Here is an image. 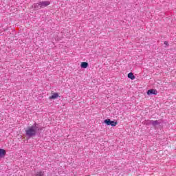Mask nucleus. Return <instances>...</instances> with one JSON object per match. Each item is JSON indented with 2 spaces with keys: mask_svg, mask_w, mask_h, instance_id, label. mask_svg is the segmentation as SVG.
Returning <instances> with one entry per match:
<instances>
[{
  "mask_svg": "<svg viewBox=\"0 0 176 176\" xmlns=\"http://www.w3.org/2000/svg\"><path fill=\"white\" fill-rule=\"evenodd\" d=\"M40 130H42V129L39 128L38 124L34 123L32 126L28 127L25 130V134L29 138H31V137H35Z\"/></svg>",
  "mask_w": 176,
  "mask_h": 176,
  "instance_id": "1",
  "label": "nucleus"
},
{
  "mask_svg": "<svg viewBox=\"0 0 176 176\" xmlns=\"http://www.w3.org/2000/svg\"><path fill=\"white\" fill-rule=\"evenodd\" d=\"M104 123L107 124V126H112L113 127H115L116 124H118V122L111 121L109 119H107L104 120Z\"/></svg>",
  "mask_w": 176,
  "mask_h": 176,
  "instance_id": "2",
  "label": "nucleus"
},
{
  "mask_svg": "<svg viewBox=\"0 0 176 176\" xmlns=\"http://www.w3.org/2000/svg\"><path fill=\"white\" fill-rule=\"evenodd\" d=\"M50 5V1H40V6L41 8H46Z\"/></svg>",
  "mask_w": 176,
  "mask_h": 176,
  "instance_id": "3",
  "label": "nucleus"
},
{
  "mask_svg": "<svg viewBox=\"0 0 176 176\" xmlns=\"http://www.w3.org/2000/svg\"><path fill=\"white\" fill-rule=\"evenodd\" d=\"M147 122L148 123L153 126H157L160 124V122H159V120H148Z\"/></svg>",
  "mask_w": 176,
  "mask_h": 176,
  "instance_id": "4",
  "label": "nucleus"
},
{
  "mask_svg": "<svg viewBox=\"0 0 176 176\" xmlns=\"http://www.w3.org/2000/svg\"><path fill=\"white\" fill-rule=\"evenodd\" d=\"M147 94L148 96H152V94H154L155 96H156V94H157V91L156 89H149L147 91Z\"/></svg>",
  "mask_w": 176,
  "mask_h": 176,
  "instance_id": "5",
  "label": "nucleus"
},
{
  "mask_svg": "<svg viewBox=\"0 0 176 176\" xmlns=\"http://www.w3.org/2000/svg\"><path fill=\"white\" fill-rule=\"evenodd\" d=\"M32 6H33L34 9H36V10L42 8L41 7V3L40 2L33 4Z\"/></svg>",
  "mask_w": 176,
  "mask_h": 176,
  "instance_id": "6",
  "label": "nucleus"
},
{
  "mask_svg": "<svg viewBox=\"0 0 176 176\" xmlns=\"http://www.w3.org/2000/svg\"><path fill=\"white\" fill-rule=\"evenodd\" d=\"M58 94L54 93L51 96H50V100H56V98H58Z\"/></svg>",
  "mask_w": 176,
  "mask_h": 176,
  "instance_id": "7",
  "label": "nucleus"
},
{
  "mask_svg": "<svg viewBox=\"0 0 176 176\" xmlns=\"http://www.w3.org/2000/svg\"><path fill=\"white\" fill-rule=\"evenodd\" d=\"M6 155V151L4 149L0 148V157H3Z\"/></svg>",
  "mask_w": 176,
  "mask_h": 176,
  "instance_id": "8",
  "label": "nucleus"
},
{
  "mask_svg": "<svg viewBox=\"0 0 176 176\" xmlns=\"http://www.w3.org/2000/svg\"><path fill=\"white\" fill-rule=\"evenodd\" d=\"M128 78L129 79H131V80H134V79H135V76H134V74L131 72V73L128 74Z\"/></svg>",
  "mask_w": 176,
  "mask_h": 176,
  "instance_id": "9",
  "label": "nucleus"
},
{
  "mask_svg": "<svg viewBox=\"0 0 176 176\" xmlns=\"http://www.w3.org/2000/svg\"><path fill=\"white\" fill-rule=\"evenodd\" d=\"M87 67H89V63L86 62H82L81 63V68H87Z\"/></svg>",
  "mask_w": 176,
  "mask_h": 176,
  "instance_id": "10",
  "label": "nucleus"
},
{
  "mask_svg": "<svg viewBox=\"0 0 176 176\" xmlns=\"http://www.w3.org/2000/svg\"><path fill=\"white\" fill-rule=\"evenodd\" d=\"M44 174H43V172L42 171H40V172H37L36 173V176H43Z\"/></svg>",
  "mask_w": 176,
  "mask_h": 176,
  "instance_id": "11",
  "label": "nucleus"
},
{
  "mask_svg": "<svg viewBox=\"0 0 176 176\" xmlns=\"http://www.w3.org/2000/svg\"><path fill=\"white\" fill-rule=\"evenodd\" d=\"M164 45H168V42H167V41H164Z\"/></svg>",
  "mask_w": 176,
  "mask_h": 176,
  "instance_id": "12",
  "label": "nucleus"
}]
</instances>
